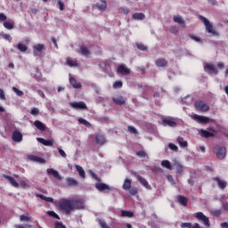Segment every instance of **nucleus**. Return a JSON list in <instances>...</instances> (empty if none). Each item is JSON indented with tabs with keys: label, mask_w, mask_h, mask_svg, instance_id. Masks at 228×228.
<instances>
[{
	"label": "nucleus",
	"mask_w": 228,
	"mask_h": 228,
	"mask_svg": "<svg viewBox=\"0 0 228 228\" xmlns=\"http://www.w3.org/2000/svg\"><path fill=\"white\" fill-rule=\"evenodd\" d=\"M59 209L60 211H64L65 215H70L74 211L72 207V200L70 199H62L59 201Z\"/></svg>",
	"instance_id": "obj_1"
},
{
	"label": "nucleus",
	"mask_w": 228,
	"mask_h": 228,
	"mask_svg": "<svg viewBox=\"0 0 228 228\" xmlns=\"http://www.w3.org/2000/svg\"><path fill=\"white\" fill-rule=\"evenodd\" d=\"M200 20L203 21V24L206 27V31L207 33H211L213 37H219L220 34L218 33V31H216L214 28H213V24H211V22H209V20L207 19L204 16H200Z\"/></svg>",
	"instance_id": "obj_2"
},
{
	"label": "nucleus",
	"mask_w": 228,
	"mask_h": 228,
	"mask_svg": "<svg viewBox=\"0 0 228 228\" xmlns=\"http://www.w3.org/2000/svg\"><path fill=\"white\" fill-rule=\"evenodd\" d=\"M213 152L216 153L218 159H224L227 156V149L224 146H216L213 148Z\"/></svg>",
	"instance_id": "obj_3"
},
{
	"label": "nucleus",
	"mask_w": 228,
	"mask_h": 228,
	"mask_svg": "<svg viewBox=\"0 0 228 228\" xmlns=\"http://www.w3.org/2000/svg\"><path fill=\"white\" fill-rule=\"evenodd\" d=\"M194 108L197 111L206 113L209 110V105H208L204 101L198 100L194 102Z\"/></svg>",
	"instance_id": "obj_4"
},
{
	"label": "nucleus",
	"mask_w": 228,
	"mask_h": 228,
	"mask_svg": "<svg viewBox=\"0 0 228 228\" xmlns=\"http://www.w3.org/2000/svg\"><path fill=\"white\" fill-rule=\"evenodd\" d=\"M71 203L73 211L85 208V200L83 199L71 200Z\"/></svg>",
	"instance_id": "obj_5"
},
{
	"label": "nucleus",
	"mask_w": 228,
	"mask_h": 228,
	"mask_svg": "<svg viewBox=\"0 0 228 228\" xmlns=\"http://www.w3.org/2000/svg\"><path fill=\"white\" fill-rule=\"evenodd\" d=\"M195 216H196L197 220H199L200 222H203V224H204V225H206V227H209L211 225L209 224V218L208 216H206L204 215V213L198 212L195 214Z\"/></svg>",
	"instance_id": "obj_6"
},
{
	"label": "nucleus",
	"mask_w": 228,
	"mask_h": 228,
	"mask_svg": "<svg viewBox=\"0 0 228 228\" xmlns=\"http://www.w3.org/2000/svg\"><path fill=\"white\" fill-rule=\"evenodd\" d=\"M192 120H196V122H199V124H209V118L206 116H200L194 114L191 116Z\"/></svg>",
	"instance_id": "obj_7"
},
{
	"label": "nucleus",
	"mask_w": 228,
	"mask_h": 228,
	"mask_svg": "<svg viewBox=\"0 0 228 228\" xmlns=\"http://www.w3.org/2000/svg\"><path fill=\"white\" fill-rule=\"evenodd\" d=\"M212 181L216 183L220 190H225L227 188V181L220 179V177L216 176L212 178Z\"/></svg>",
	"instance_id": "obj_8"
},
{
	"label": "nucleus",
	"mask_w": 228,
	"mask_h": 228,
	"mask_svg": "<svg viewBox=\"0 0 228 228\" xmlns=\"http://www.w3.org/2000/svg\"><path fill=\"white\" fill-rule=\"evenodd\" d=\"M117 72L122 76H129V74H131V69H129L126 65L121 64L118 67Z\"/></svg>",
	"instance_id": "obj_9"
},
{
	"label": "nucleus",
	"mask_w": 228,
	"mask_h": 228,
	"mask_svg": "<svg viewBox=\"0 0 228 228\" xmlns=\"http://www.w3.org/2000/svg\"><path fill=\"white\" fill-rule=\"evenodd\" d=\"M69 106L73 108V110H86V103L84 102H69Z\"/></svg>",
	"instance_id": "obj_10"
},
{
	"label": "nucleus",
	"mask_w": 228,
	"mask_h": 228,
	"mask_svg": "<svg viewBox=\"0 0 228 228\" xmlns=\"http://www.w3.org/2000/svg\"><path fill=\"white\" fill-rule=\"evenodd\" d=\"M95 188L96 190H98V191H107V193H110V191H111V187L104 183H96Z\"/></svg>",
	"instance_id": "obj_11"
},
{
	"label": "nucleus",
	"mask_w": 228,
	"mask_h": 228,
	"mask_svg": "<svg viewBox=\"0 0 228 228\" xmlns=\"http://www.w3.org/2000/svg\"><path fill=\"white\" fill-rule=\"evenodd\" d=\"M137 181H139V183H141V184L146 188V190H152V187L151 186V184H149V182H147V180L142 177V175H135Z\"/></svg>",
	"instance_id": "obj_12"
},
{
	"label": "nucleus",
	"mask_w": 228,
	"mask_h": 228,
	"mask_svg": "<svg viewBox=\"0 0 228 228\" xmlns=\"http://www.w3.org/2000/svg\"><path fill=\"white\" fill-rule=\"evenodd\" d=\"M47 174L48 175H53V177H54V179H57V181H61L63 178L61 177V175H60V172H58L57 170L53 169V168H49L47 169Z\"/></svg>",
	"instance_id": "obj_13"
},
{
	"label": "nucleus",
	"mask_w": 228,
	"mask_h": 228,
	"mask_svg": "<svg viewBox=\"0 0 228 228\" xmlns=\"http://www.w3.org/2000/svg\"><path fill=\"white\" fill-rule=\"evenodd\" d=\"M12 142H16V143H20L22 141V133L19 132L18 130H14L12 132Z\"/></svg>",
	"instance_id": "obj_14"
},
{
	"label": "nucleus",
	"mask_w": 228,
	"mask_h": 228,
	"mask_svg": "<svg viewBox=\"0 0 228 228\" xmlns=\"http://www.w3.org/2000/svg\"><path fill=\"white\" fill-rule=\"evenodd\" d=\"M205 70H208L209 74H218V69L211 63H207L204 67Z\"/></svg>",
	"instance_id": "obj_15"
},
{
	"label": "nucleus",
	"mask_w": 228,
	"mask_h": 228,
	"mask_svg": "<svg viewBox=\"0 0 228 228\" xmlns=\"http://www.w3.org/2000/svg\"><path fill=\"white\" fill-rule=\"evenodd\" d=\"M37 142H39V143H42L45 147H53V145H54V142L53 140H45L40 137L37 138Z\"/></svg>",
	"instance_id": "obj_16"
},
{
	"label": "nucleus",
	"mask_w": 228,
	"mask_h": 228,
	"mask_svg": "<svg viewBox=\"0 0 228 228\" xmlns=\"http://www.w3.org/2000/svg\"><path fill=\"white\" fill-rule=\"evenodd\" d=\"M95 140L96 143H98L99 145H104V143H106V138L102 134H96Z\"/></svg>",
	"instance_id": "obj_17"
},
{
	"label": "nucleus",
	"mask_w": 228,
	"mask_h": 228,
	"mask_svg": "<svg viewBox=\"0 0 228 228\" xmlns=\"http://www.w3.org/2000/svg\"><path fill=\"white\" fill-rule=\"evenodd\" d=\"M44 45L42 44H37L33 45V51H34V55L38 56V53H42L44 51Z\"/></svg>",
	"instance_id": "obj_18"
},
{
	"label": "nucleus",
	"mask_w": 228,
	"mask_h": 228,
	"mask_svg": "<svg viewBox=\"0 0 228 228\" xmlns=\"http://www.w3.org/2000/svg\"><path fill=\"white\" fill-rule=\"evenodd\" d=\"M155 65L159 68L167 67L168 65V61L164 58H159L155 61Z\"/></svg>",
	"instance_id": "obj_19"
},
{
	"label": "nucleus",
	"mask_w": 228,
	"mask_h": 228,
	"mask_svg": "<svg viewBox=\"0 0 228 228\" xmlns=\"http://www.w3.org/2000/svg\"><path fill=\"white\" fill-rule=\"evenodd\" d=\"M177 202H179V204L181 206H183V208H186V206H188V198H186L183 195H178L177 196Z\"/></svg>",
	"instance_id": "obj_20"
},
{
	"label": "nucleus",
	"mask_w": 228,
	"mask_h": 228,
	"mask_svg": "<svg viewBox=\"0 0 228 228\" xmlns=\"http://www.w3.org/2000/svg\"><path fill=\"white\" fill-rule=\"evenodd\" d=\"M4 179H7V181H9V183L12 184V186H13L14 188H19V183H17V181H15V178H13L12 176H10L8 175H4Z\"/></svg>",
	"instance_id": "obj_21"
},
{
	"label": "nucleus",
	"mask_w": 228,
	"mask_h": 228,
	"mask_svg": "<svg viewBox=\"0 0 228 228\" xmlns=\"http://www.w3.org/2000/svg\"><path fill=\"white\" fill-rule=\"evenodd\" d=\"M162 124L163 126H168L169 127H177V123L174 120H171V119H163L162 120Z\"/></svg>",
	"instance_id": "obj_22"
},
{
	"label": "nucleus",
	"mask_w": 228,
	"mask_h": 228,
	"mask_svg": "<svg viewBox=\"0 0 228 228\" xmlns=\"http://www.w3.org/2000/svg\"><path fill=\"white\" fill-rule=\"evenodd\" d=\"M200 136H202V138H213V136H215L213 133H210L209 131L204 129H201L200 131Z\"/></svg>",
	"instance_id": "obj_23"
},
{
	"label": "nucleus",
	"mask_w": 228,
	"mask_h": 228,
	"mask_svg": "<svg viewBox=\"0 0 228 228\" xmlns=\"http://www.w3.org/2000/svg\"><path fill=\"white\" fill-rule=\"evenodd\" d=\"M69 85H71V86L73 88H81V83L77 82V80L76 78H74L73 77H69Z\"/></svg>",
	"instance_id": "obj_24"
},
{
	"label": "nucleus",
	"mask_w": 228,
	"mask_h": 228,
	"mask_svg": "<svg viewBox=\"0 0 228 228\" xmlns=\"http://www.w3.org/2000/svg\"><path fill=\"white\" fill-rule=\"evenodd\" d=\"M34 126L39 131H45V125L44 123H42V121H40V120H36L34 122Z\"/></svg>",
	"instance_id": "obj_25"
},
{
	"label": "nucleus",
	"mask_w": 228,
	"mask_h": 228,
	"mask_svg": "<svg viewBox=\"0 0 228 228\" xmlns=\"http://www.w3.org/2000/svg\"><path fill=\"white\" fill-rule=\"evenodd\" d=\"M96 6L99 10L104 11L108 8V3L105 0H101L96 4Z\"/></svg>",
	"instance_id": "obj_26"
},
{
	"label": "nucleus",
	"mask_w": 228,
	"mask_h": 228,
	"mask_svg": "<svg viewBox=\"0 0 228 228\" xmlns=\"http://www.w3.org/2000/svg\"><path fill=\"white\" fill-rule=\"evenodd\" d=\"M134 20H143L145 19V14L142 12H135L132 15Z\"/></svg>",
	"instance_id": "obj_27"
},
{
	"label": "nucleus",
	"mask_w": 228,
	"mask_h": 228,
	"mask_svg": "<svg viewBox=\"0 0 228 228\" xmlns=\"http://www.w3.org/2000/svg\"><path fill=\"white\" fill-rule=\"evenodd\" d=\"M173 20L175 22H177V24L182 26V28H184L186 26V23L184 22V20H183V18L181 16H175L173 18Z\"/></svg>",
	"instance_id": "obj_28"
},
{
	"label": "nucleus",
	"mask_w": 228,
	"mask_h": 228,
	"mask_svg": "<svg viewBox=\"0 0 228 228\" xmlns=\"http://www.w3.org/2000/svg\"><path fill=\"white\" fill-rule=\"evenodd\" d=\"M28 159H30V161H36L37 163H45V159H44L40 157H37L35 155H29Z\"/></svg>",
	"instance_id": "obj_29"
},
{
	"label": "nucleus",
	"mask_w": 228,
	"mask_h": 228,
	"mask_svg": "<svg viewBox=\"0 0 228 228\" xmlns=\"http://www.w3.org/2000/svg\"><path fill=\"white\" fill-rule=\"evenodd\" d=\"M66 183L68 186H77V180L72 178V177H67Z\"/></svg>",
	"instance_id": "obj_30"
},
{
	"label": "nucleus",
	"mask_w": 228,
	"mask_h": 228,
	"mask_svg": "<svg viewBox=\"0 0 228 228\" xmlns=\"http://www.w3.org/2000/svg\"><path fill=\"white\" fill-rule=\"evenodd\" d=\"M113 102H115V104H118V106H122V104H126V100L122 96H119L118 98H113Z\"/></svg>",
	"instance_id": "obj_31"
},
{
	"label": "nucleus",
	"mask_w": 228,
	"mask_h": 228,
	"mask_svg": "<svg viewBox=\"0 0 228 228\" xmlns=\"http://www.w3.org/2000/svg\"><path fill=\"white\" fill-rule=\"evenodd\" d=\"M177 142L180 147H183V149H186V147H188V142L184 141V138L178 137Z\"/></svg>",
	"instance_id": "obj_32"
},
{
	"label": "nucleus",
	"mask_w": 228,
	"mask_h": 228,
	"mask_svg": "<svg viewBox=\"0 0 228 228\" xmlns=\"http://www.w3.org/2000/svg\"><path fill=\"white\" fill-rule=\"evenodd\" d=\"M121 216L126 217V218H133V216H134V214L131 211L122 210Z\"/></svg>",
	"instance_id": "obj_33"
},
{
	"label": "nucleus",
	"mask_w": 228,
	"mask_h": 228,
	"mask_svg": "<svg viewBox=\"0 0 228 228\" xmlns=\"http://www.w3.org/2000/svg\"><path fill=\"white\" fill-rule=\"evenodd\" d=\"M123 190H131V179L126 178L123 183Z\"/></svg>",
	"instance_id": "obj_34"
},
{
	"label": "nucleus",
	"mask_w": 228,
	"mask_h": 228,
	"mask_svg": "<svg viewBox=\"0 0 228 228\" xmlns=\"http://www.w3.org/2000/svg\"><path fill=\"white\" fill-rule=\"evenodd\" d=\"M76 168H77V171L78 172V175H80V177L85 179L86 177L85 169H83V167L81 166H76Z\"/></svg>",
	"instance_id": "obj_35"
},
{
	"label": "nucleus",
	"mask_w": 228,
	"mask_h": 228,
	"mask_svg": "<svg viewBox=\"0 0 228 228\" xmlns=\"http://www.w3.org/2000/svg\"><path fill=\"white\" fill-rule=\"evenodd\" d=\"M4 27L5 28V29H13V28L15 27V23L13 21H4Z\"/></svg>",
	"instance_id": "obj_36"
},
{
	"label": "nucleus",
	"mask_w": 228,
	"mask_h": 228,
	"mask_svg": "<svg viewBox=\"0 0 228 228\" xmlns=\"http://www.w3.org/2000/svg\"><path fill=\"white\" fill-rule=\"evenodd\" d=\"M17 49L18 51H20V53H26V51H28V46L22 43H19L17 45Z\"/></svg>",
	"instance_id": "obj_37"
},
{
	"label": "nucleus",
	"mask_w": 228,
	"mask_h": 228,
	"mask_svg": "<svg viewBox=\"0 0 228 228\" xmlns=\"http://www.w3.org/2000/svg\"><path fill=\"white\" fill-rule=\"evenodd\" d=\"M78 122L80 124H82L83 126H85L86 127H92V124L88 121H86V119L79 118H78Z\"/></svg>",
	"instance_id": "obj_38"
},
{
	"label": "nucleus",
	"mask_w": 228,
	"mask_h": 228,
	"mask_svg": "<svg viewBox=\"0 0 228 228\" xmlns=\"http://www.w3.org/2000/svg\"><path fill=\"white\" fill-rule=\"evenodd\" d=\"M161 166L164 167V168H167V170H172V164H170L168 160H163Z\"/></svg>",
	"instance_id": "obj_39"
},
{
	"label": "nucleus",
	"mask_w": 228,
	"mask_h": 228,
	"mask_svg": "<svg viewBox=\"0 0 228 228\" xmlns=\"http://www.w3.org/2000/svg\"><path fill=\"white\" fill-rule=\"evenodd\" d=\"M80 53L81 54H83V56H88V54H90V50H88V48H86V46H81Z\"/></svg>",
	"instance_id": "obj_40"
},
{
	"label": "nucleus",
	"mask_w": 228,
	"mask_h": 228,
	"mask_svg": "<svg viewBox=\"0 0 228 228\" xmlns=\"http://www.w3.org/2000/svg\"><path fill=\"white\" fill-rule=\"evenodd\" d=\"M67 64L69 67H77V61H73L72 59H67Z\"/></svg>",
	"instance_id": "obj_41"
},
{
	"label": "nucleus",
	"mask_w": 228,
	"mask_h": 228,
	"mask_svg": "<svg viewBox=\"0 0 228 228\" xmlns=\"http://www.w3.org/2000/svg\"><path fill=\"white\" fill-rule=\"evenodd\" d=\"M12 91L14 92V94H16V95H18V97H22V95H24V92L20 91L15 86L12 87Z\"/></svg>",
	"instance_id": "obj_42"
},
{
	"label": "nucleus",
	"mask_w": 228,
	"mask_h": 228,
	"mask_svg": "<svg viewBox=\"0 0 228 228\" xmlns=\"http://www.w3.org/2000/svg\"><path fill=\"white\" fill-rule=\"evenodd\" d=\"M47 215H49V216H53V218H56V220H60V216H58V214L53 210L48 211Z\"/></svg>",
	"instance_id": "obj_43"
},
{
	"label": "nucleus",
	"mask_w": 228,
	"mask_h": 228,
	"mask_svg": "<svg viewBox=\"0 0 228 228\" xmlns=\"http://www.w3.org/2000/svg\"><path fill=\"white\" fill-rule=\"evenodd\" d=\"M175 168H176L177 174H179L180 175H182V174H183V165H181V164H176Z\"/></svg>",
	"instance_id": "obj_44"
},
{
	"label": "nucleus",
	"mask_w": 228,
	"mask_h": 228,
	"mask_svg": "<svg viewBox=\"0 0 228 228\" xmlns=\"http://www.w3.org/2000/svg\"><path fill=\"white\" fill-rule=\"evenodd\" d=\"M30 114H32L33 117H37V115L40 114V110H38V108L34 107L31 109Z\"/></svg>",
	"instance_id": "obj_45"
},
{
	"label": "nucleus",
	"mask_w": 228,
	"mask_h": 228,
	"mask_svg": "<svg viewBox=\"0 0 228 228\" xmlns=\"http://www.w3.org/2000/svg\"><path fill=\"white\" fill-rule=\"evenodd\" d=\"M20 220L21 222H29L31 220V217H29L28 216H26V215H21L20 216Z\"/></svg>",
	"instance_id": "obj_46"
},
{
	"label": "nucleus",
	"mask_w": 228,
	"mask_h": 228,
	"mask_svg": "<svg viewBox=\"0 0 228 228\" xmlns=\"http://www.w3.org/2000/svg\"><path fill=\"white\" fill-rule=\"evenodd\" d=\"M128 131H129V133H131L132 134H138V130H136L135 128H134V126H128Z\"/></svg>",
	"instance_id": "obj_47"
},
{
	"label": "nucleus",
	"mask_w": 228,
	"mask_h": 228,
	"mask_svg": "<svg viewBox=\"0 0 228 228\" xmlns=\"http://www.w3.org/2000/svg\"><path fill=\"white\" fill-rule=\"evenodd\" d=\"M136 47L139 49V51H147V46L142 43L137 44Z\"/></svg>",
	"instance_id": "obj_48"
},
{
	"label": "nucleus",
	"mask_w": 228,
	"mask_h": 228,
	"mask_svg": "<svg viewBox=\"0 0 228 228\" xmlns=\"http://www.w3.org/2000/svg\"><path fill=\"white\" fill-rule=\"evenodd\" d=\"M168 148L171 150V151H175V152H177V151H179V148L177 147V145L170 142L168 144Z\"/></svg>",
	"instance_id": "obj_49"
},
{
	"label": "nucleus",
	"mask_w": 228,
	"mask_h": 228,
	"mask_svg": "<svg viewBox=\"0 0 228 228\" xmlns=\"http://www.w3.org/2000/svg\"><path fill=\"white\" fill-rule=\"evenodd\" d=\"M113 88H122V81L118 80L113 84Z\"/></svg>",
	"instance_id": "obj_50"
},
{
	"label": "nucleus",
	"mask_w": 228,
	"mask_h": 228,
	"mask_svg": "<svg viewBox=\"0 0 228 228\" xmlns=\"http://www.w3.org/2000/svg\"><path fill=\"white\" fill-rule=\"evenodd\" d=\"M119 10L123 15H127L129 13V9L126 7H120Z\"/></svg>",
	"instance_id": "obj_51"
},
{
	"label": "nucleus",
	"mask_w": 228,
	"mask_h": 228,
	"mask_svg": "<svg viewBox=\"0 0 228 228\" xmlns=\"http://www.w3.org/2000/svg\"><path fill=\"white\" fill-rule=\"evenodd\" d=\"M0 100L6 101V95L4 94V91L2 88H0Z\"/></svg>",
	"instance_id": "obj_52"
},
{
	"label": "nucleus",
	"mask_w": 228,
	"mask_h": 228,
	"mask_svg": "<svg viewBox=\"0 0 228 228\" xmlns=\"http://www.w3.org/2000/svg\"><path fill=\"white\" fill-rule=\"evenodd\" d=\"M136 156H138L139 158H145V156H147V153L143 151H139L136 152Z\"/></svg>",
	"instance_id": "obj_53"
},
{
	"label": "nucleus",
	"mask_w": 228,
	"mask_h": 228,
	"mask_svg": "<svg viewBox=\"0 0 228 228\" xmlns=\"http://www.w3.org/2000/svg\"><path fill=\"white\" fill-rule=\"evenodd\" d=\"M20 186L21 188H29V184H28V183H26V182L23 181V180H20Z\"/></svg>",
	"instance_id": "obj_54"
},
{
	"label": "nucleus",
	"mask_w": 228,
	"mask_h": 228,
	"mask_svg": "<svg viewBox=\"0 0 228 228\" xmlns=\"http://www.w3.org/2000/svg\"><path fill=\"white\" fill-rule=\"evenodd\" d=\"M58 152L61 156V158H67V153H65V151H63L61 148H58Z\"/></svg>",
	"instance_id": "obj_55"
},
{
	"label": "nucleus",
	"mask_w": 228,
	"mask_h": 228,
	"mask_svg": "<svg viewBox=\"0 0 228 228\" xmlns=\"http://www.w3.org/2000/svg\"><path fill=\"white\" fill-rule=\"evenodd\" d=\"M1 37H4V39L7 40L8 42L12 40V37L10 36V34H2Z\"/></svg>",
	"instance_id": "obj_56"
},
{
	"label": "nucleus",
	"mask_w": 228,
	"mask_h": 228,
	"mask_svg": "<svg viewBox=\"0 0 228 228\" xmlns=\"http://www.w3.org/2000/svg\"><path fill=\"white\" fill-rule=\"evenodd\" d=\"M181 227L182 228H191V223H182Z\"/></svg>",
	"instance_id": "obj_57"
},
{
	"label": "nucleus",
	"mask_w": 228,
	"mask_h": 228,
	"mask_svg": "<svg viewBox=\"0 0 228 228\" xmlns=\"http://www.w3.org/2000/svg\"><path fill=\"white\" fill-rule=\"evenodd\" d=\"M212 215H213L214 216H220V215H222V211L219 210V209L214 210V211H212Z\"/></svg>",
	"instance_id": "obj_58"
},
{
	"label": "nucleus",
	"mask_w": 228,
	"mask_h": 228,
	"mask_svg": "<svg viewBox=\"0 0 228 228\" xmlns=\"http://www.w3.org/2000/svg\"><path fill=\"white\" fill-rule=\"evenodd\" d=\"M58 4L60 6V10L61 12H63L64 8H65V4H63V2H61V0L58 1Z\"/></svg>",
	"instance_id": "obj_59"
},
{
	"label": "nucleus",
	"mask_w": 228,
	"mask_h": 228,
	"mask_svg": "<svg viewBox=\"0 0 228 228\" xmlns=\"http://www.w3.org/2000/svg\"><path fill=\"white\" fill-rule=\"evenodd\" d=\"M7 17L5 16L4 13L1 12L0 13V22H4L6 20Z\"/></svg>",
	"instance_id": "obj_60"
},
{
	"label": "nucleus",
	"mask_w": 228,
	"mask_h": 228,
	"mask_svg": "<svg viewBox=\"0 0 228 228\" xmlns=\"http://www.w3.org/2000/svg\"><path fill=\"white\" fill-rule=\"evenodd\" d=\"M191 38L195 42H202V39L197 36H191Z\"/></svg>",
	"instance_id": "obj_61"
},
{
	"label": "nucleus",
	"mask_w": 228,
	"mask_h": 228,
	"mask_svg": "<svg viewBox=\"0 0 228 228\" xmlns=\"http://www.w3.org/2000/svg\"><path fill=\"white\" fill-rule=\"evenodd\" d=\"M55 228H67V227H65V225H63L62 223L57 222L55 223Z\"/></svg>",
	"instance_id": "obj_62"
},
{
	"label": "nucleus",
	"mask_w": 228,
	"mask_h": 228,
	"mask_svg": "<svg viewBox=\"0 0 228 228\" xmlns=\"http://www.w3.org/2000/svg\"><path fill=\"white\" fill-rule=\"evenodd\" d=\"M131 195H136L138 193V190L136 188H132L130 190Z\"/></svg>",
	"instance_id": "obj_63"
},
{
	"label": "nucleus",
	"mask_w": 228,
	"mask_h": 228,
	"mask_svg": "<svg viewBox=\"0 0 228 228\" xmlns=\"http://www.w3.org/2000/svg\"><path fill=\"white\" fill-rule=\"evenodd\" d=\"M221 227L222 228H228V223L227 222L222 223Z\"/></svg>",
	"instance_id": "obj_64"
}]
</instances>
